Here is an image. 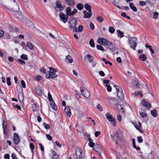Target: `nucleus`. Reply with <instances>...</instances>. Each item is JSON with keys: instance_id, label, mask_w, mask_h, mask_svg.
<instances>
[{"instance_id": "nucleus-63", "label": "nucleus", "mask_w": 159, "mask_h": 159, "mask_svg": "<svg viewBox=\"0 0 159 159\" xmlns=\"http://www.w3.org/2000/svg\"><path fill=\"white\" fill-rule=\"evenodd\" d=\"M99 74L100 75L102 76H104L105 75V73L102 71H100L99 72Z\"/></svg>"}, {"instance_id": "nucleus-23", "label": "nucleus", "mask_w": 159, "mask_h": 159, "mask_svg": "<svg viewBox=\"0 0 159 159\" xmlns=\"http://www.w3.org/2000/svg\"><path fill=\"white\" fill-rule=\"evenodd\" d=\"M32 108L33 111H38L39 109V107L37 105V103H35L32 105Z\"/></svg>"}, {"instance_id": "nucleus-62", "label": "nucleus", "mask_w": 159, "mask_h": 159, "mask_svg": "<svg viewBox=\"0 0 159 159\" xmlns=\"http://www.w3.org/2000/svg\"><path fill=\"white\" fill-rule=\"evenodd\" d=\"M12 159H17V157L15 153H13L11 155Z\"/></svg>"}, {"instance_id": "nucleus-52", "label": "nucleus", "mask_w": 159, "mask_h": 159, "mask_svg": "<svg viewBox=\"0 0 159 159\" xmlns=\"http://www.w3.org/2000/svg\"><path fill=\"white\" fill-rule=\"evenodd\" d=\"M89 25L91 29L93 30H94L95 29V26L93 23L91 22L90 23Z\"/></svg>"}, {"instance_id": "nucleus-61", "label": "nucleus", "mask_w": 159, "mask_h": 159, "mask_svg": "<svg viewBox=\"0 0 159 159\" xmlns=\"http://www.w3.org/2000/svg\"><path fill=\"white\" fill-rule=\"evenodd\" d=\"M116 61L119 63H121L122 62L121 59L120 57H117L116 59Z\"/></svg>"}, {"instance_id": "nucleus-19", "label": "nucleus", "mask_w": 159, "mask_h": 159, "mask_svg": "<svg viewBox=\"0 0 159 159\" xmlns=\"http://www.w3.org/2000/svg\"><path fill=\"white\" fill-rule=\"evenodd\" d=\"M64 111L66 115L69 117H70L71 115L70 108L68 106H66L65 107Z\"/></svg>"}, {"instance_id": "nucleus-46", "label": "nucleus", "mask_w": 159, "mask_h": 159, "mask_svg": "<svg viewBox=\"0 0 159 159\" xmlns=\"http://www.w3.org/2000/svg\"><path fill=\"white\" fill-rule=\"evenodd\" d=\"M43 125L46 129H50V125L48 124L47 125L46 123H43Z\"/></svg>"}, {"instance_id": "nucleus-6", "label": "nucleus", "mask_w": 159, "mask_h": 159, "mask_svg": "<svg viewBox=\"0 0 159 159\" xmlns=\"http://www.w3.org/2000/svg\"><path fill=\"white\" fill-rule=\"evenodd\" d=\"M80 90L82 95L86 98H89L90 96L89 92L86 88L83 87H80Z\"/></svg>"}, {"instance_id": "nucleus-8", "label": "nucleus", "mask_w": 159, "mask_h": 159, "mask_svg": "<svg viewBox=\"0 0 159 159\" xmlns=\"http://www.w3.org/2000/svg\"><path fill=\"white\" fill-rule=\"evenodd\" d=\"M48 98L49 101L50 102V105L54 110L56 111L57 110V106L55 102L53 101L52 97L49 92H48Z\"/></svg>"}, {"instance_id": "nucleus-45", "label": "nucleus", "mask_w": 159, "mask_h": 159, "mask_svg": "<svg viewBox=\"0 0 159 159\" xmlns=\"http://www.w3.org/2000/svg\"><path fill=\"white\" fill-rule=\"evenodd\" d=\"M139 114L143 118L146 117L147 116V114L143 112H140Z\"/></svg>"}, {"instance_id": "nucleus-51", "label": "nucleus", "mask_w": 159, "mask_h": 159, "mask_svg": "<svg viewBox=\"0 0 159 159\" xmlns=\"http://www.w3.org/2000/svg\"><path fill=\"white\" fill-rule=\"evenodd\" d=\"M30 147L31 149L32 152H33V150L34 149V146L33 143H30Z\"/></svg>"}, {"instance_id": "nucleus-1", "label": "nucleus", "mask_w": 159, "mask_h": 159, "mask_svg": "<svg viewBox=\"0 0 159 159\" xmlns=\"http://www.w3.org/2000/svg\"><path fill=\"white\" fill-rule=\"evenodd\" d=\"M98 41L99 44L107 46L108 48L111 50H114L115 48V46L113 43L105 39L99 38Z\"/></svg>"}, {"instance_id": "nucleus-38", "label": "nucleus", "mask_w": 159, "mask_h": 159, "mask_svg": "<svg viewBox=\"0 0 159 159\" xmlns=\"http://www.w3.org/2000/svg\"><path fill=\"white\" fill-rule=\"evenodd\" d=\"M89 43L92 47H94L95 44L93 39H91L89 41Z\"/></svg>"}, {"instance_id": "nucleus-17", "label": "nucleus", "mask_w": 159, "mask_h": 159, "mask_svg": "<svg viewBox=\"0 0 159 159\" xmlns=\"http://www.w3.org/2000/svg\"><path fill=\"white\" fill-rule=\"evenodd\" d=\"M83 13L84 14L83 17L85 18H89L93 14L91 12H88L86 11H83Z\"/></svg>"}, {"instance_id": "nucleus-5", "label": "nucleus", "mask_w": 159, "mask_h": 159, "mask_svg": "<svg viewBox=\"0 0 159 159\" xmlns=\"http://www.w3.org/2000/svg\"><path fill=\"white\" fill-rule=\"evenodd\" d=\"M128 41L130 48H132L134 50H135L137 45V38L136 37H132L130 38Z\"/></svg>"}, {"instance_id": "nucleus-36", "label": "nucleus", "mask_w": 159, "mask_h": 159, "mask_svg": "<svg viewBox=\"0 0 159 159\" xmlns=\"http://www.w3.org/2000/svg\"><path fill=\"white\" fill-rule=\"evenodd\" d=\"M27 46L29 49L32 50L33 49V47L32 44L30 42L27 43Z\"/></svg>"}, {"instance_id": "nucleus-59", "label": "nucleus", "mask_w": 159, "mask_h": 159, "mask_svg": "<svg viewBox=\"0 0 159 159\" xmlns=\"http://www.w3.org/2000/svg\"><path fill=\"white\" fill-rule=\"evenodd\" d=\"M101 134V132L98 131H97L95 133V136L96 137H98Z\"/></svg>"}, {"instance_id": "nucleus-22", "label": "nucleus", "mask_w": 159, "mask_h": 159, "mask_svg": "<svg viewBox=\"0 0 159 159\" xmlns=\"http://www.w3.org/2000/svg\"><path fill=\"white\" fill-rule=\"evenodd\" d=\"M65 61L67 63H71L73 62L72 58L70 55H68L66 57Z\"/></svg>"}, {"instance_id": "nucleus-9", "label": "nucleus", "mask_w": 159, "mask_h": 159, "mask_svg": "<svg viewBox=\"0 0 159 159\" xmlns=\"http://www.w3.org/2000/svg\"><path fill=\"white\" fill-rule=\"evenodd\" d=\"M105 116L108 121L111 122L112 125L114 126H115L116 125V122L114 119L113 118L112 115L109 114L108 113H106Z\"/></svg>"}, {"instance_id": "nucleus-24", "label": "nucleus", "mask_w": 159, "mask_h": 159, "mask_svg": "<svg viewBox=\"0 0 159 159\" xmlns=\"http://www.w3.org/2000/svg\"><path fill=\"white\" fill-rule=\"evenodd\" d=\"M147 56L145 54H141L139 56V59L140 61H145L147 59Z\"/></svg>"}, {"instance_id": "nucleus-43", "label": "nucleus", "mask_w": 159, "mask_h": 159, "mask_svg": "<svg viewBox=\"0 0 159 159\" xmlns=\"http://www.w3.org/2000/svg\"><path fill=\"white\" fill-rule=\"evenodd\" d=\"M117 33L120 36H119L120 38H122L124 37L123 33L120 31V30H118L117 31Z\"/></svg>"}, {"instance_id": "nucleus-30", "label": "nucleus", "mask_w": 159, "mask_h": 159, "mask_svg": "<svg viewBox=\"0 0 159 159\" xmlns=\"http://www.w3.org/2000/svg\"><path fill=\"white\" fill-rule=\"evenodd\" d=\"M151 115L154 117H156L157 116V113L156 110L154 109L153 110L151 111Z\"/></svg>"}, {"instance_id": "nucleus-60", "label": "nucleus", "mask_w": 159, "mask_h": 159, "mask_svg": "<svg viewBox=\"0 0 159 159\" xmlns=\"http://www.w3.org/2000/svg\"><path fill=\"white\" fill-rule=\"evenodd\" d=\"M5 159H9L10 156L8 154H6L4 156Z\"/></svg>"}, {"instance_id": "nucleus-20", "label": "nucleus", "mask_w": 159, "mask_h": 159, "mask_svg": "<svg viewBox=\"0 0 159 159\" xmlns=\"http://www.w3.org/2000/svg\"><path fill=\"white\" fill-rule=\"evenodd\" d=\"M86 59H87L88 60L89 62H91L93 61V57L89 54H87L84 57V60L86 61Z\"/></svg>"}, {"instance_id": "nucleus-13", "label": "nucleus", "mask_w": 159, "mask_h": 159, "mask_svg": "<svg viewBox=\"0 0 159 159\" xmlns=\"http://www.w3.org/2000/svg\"><path fill=\"white\" fill-rule=\"evenodd\" d=\"M13 140L16 144H18L20 142V139L18 135L16 133L14 134Z\"/></svg>"}, {"instance_id": "nucleus-29", "label": "nucleus", "mask_w": 159, "mask_h": 159, "mask_svg": "<svg viewBox=\"0 0 159 159\" xmlns=\"http://www.w3.org/2000/svg\"><path fill=\"white\" fill-rule=\"evenodd\" d=\"M84 7L88 12H91V6L88 4H86L84 5Z\"/></svg>"}, {"instance_id": "nucleus-16", "label": "nucleus", "mask_w": 159, "mask_h": 159, "mask_svg": "<svg viewBox=\"0 0 159 159\" xmlns=\"http://www.w3.org/2000/svg\"><path fill=\"white\" fill-rule=\"evenodd\" d=\"M13 1V5H16L15 8H11L10 10L13 11L17 12L19 10V6L15 0H12Z\"/></svg>"}, {"instance_id": "nucleus-12", "label": "nucleus", "mask_w": 159, "mask_h": 159, "mask_svg": "<svg viewBox=\"0 0 159 159\" xmlns=\"http://www.w3.org/2000/svg\"><path fill=\"white\" fill-rule=\"evenodd\" d=\"M18 97L19 100L21 105H23L24 104V95L22 92H20L18 93Z\"/></svg>"}, {"instance_id": "nucleus-64", "label": "nucleus", "mask_w": 159, "mask_h": 159, "mask_svg": "<svg viewBox=\"0 0 159 159\" xmlns=\"http://www.w3.org/2000/svg\"><path fill=\"white\" fill-rule=\"evenodd\" d=\"M4 34V31L0 29V38L2 37L3 36Z\"/></svg>"}, {"instance_id": "nucleus-18", "label": "nucleus", "mask_w": 159, "mask_h": 159, "mask_svg": "<svg viewBox=\"0 0 159 159\" xmlns=\"http://www.w3.org/2000/svg\"><path fill=\"white\" fill-rule=\"evenodd\" d=\"M87 136L88 138V140L89 141V146L90 147H93L95 145V144L93 142V140L90 138L89 134H88L87 135Z\"/></svg>"}, {"instance_id": "nucleus-32", "label": "nucleus", "mask_w": 159, "mask_h": 159, "mask_svg": "<svg viewBox=\"0 0 159 159\" xmlns=\"http://www.w3.org/2000/svg\"><path fill=\"white\" fill-rule=\"evenodd\" d=\"M16 15V16L20 20H22L23 19V17L21 13L20 14L18 13H17Z\"/></svg>"}, {"instance_id": "nucleus-58", "label": "nucleus", "mask_w": 159, "mask_h": 159, "mask_svg": "<svg viewBox=\"0 0 159 159\" xmlns=\"http://www.w3.org/2000/svg\"><path fill=\"white\" fill-rule=\"evenodd\" d=\"M97 108L99 110V111H102V108L101 107V106L99 104H98L97 105Z\"/></svg>"}, {"instance_id": "nucleus-39", "label": "nucleus", "mask_w": 159, "mask_h": 159, "mask_svg": "<svg viewBox=\"0 0 159 159\" xmlns=\"http://www.w3.org/2000/svg\"><path fill=\"white\" fill-rule=\"evenodd\" d=\"M96 47L98 49L100 50L101 51H103L104 50L103 47L101 45H96Z\"/></svg>"}, {"instance_id": "nucleus-10", "label": "nucleus", "mask_w": 159, "mask_h": 159, "mask_svg": "<svg viewBox=\"0 0 159 159\" xmlns=\"http://www.w3.org/2000/svg\"><path fill=\"white\" fill-rule=\"evenodd\" d=\"M59 16L60 18V20L65 23L68 20V17L67 16L62 12L60 13Z\"/></svg>"}, {"instance_id": "nucleus-21", "label": "nucleus", "mask_w": 159, "mask_h": 159, "mask_svg": "<svg viewBox=\"0 0 159 159\" xmlns=\"http://www.w3.org/2000/svg\"><path fill=\"white\" fill-rule=\"evenodd\" d=\"M112 3L115 6L119 9L121 8V7L118 5L120 0H111Z\"/></svg>"}, {"instance_id": "nucleus-55", "label": "nucleus", "mask_w": 159, "mask_h": 159, "mask_svg": "<svg viewBox=\"0 0 159 159\" xmlns=\"http://www.w3.org/2000/svg\"><path fill=\"white\" fill-rule=\"evenodd\" d=\"M138 141L139 143H141L143 141V140L141 136H139L137 137Z\"/></svg>"}, {"instance_id": "nucleus-15", "label": "nucleus", "mask_w": 159, "mask_h": 159, "mask_svg": "<svg viewBox=\"0 0 159 159\" xmlns=\"http://www.w3.org/2000/svg\"><path fill=\"white\" fill-rule=\"evenodd\" d=\"M117 95L120 100H122L124 99V96L122 89H120L119 91L117 92Z\"/></svg>"}, {"instance_id": "nucleus-37", "label": "nucleus", "mask_w": 159, "mask_h": 159, "mask_svg": "<svg viewBox=\"0 0 159 159\" xmlns=\"http://www.w3.org/2000/svg\"><path fill=\"white\" fill-rule=\"evenodd\" d=\"M83 26L82 25H79L78 28H77V31H75V32H81L83 30Z\"/></svg>"}, {"instance_id": "nucleus-35", "label": "nucleus", "mask_w": 159, "mask_h": 159, "mask_svg": "<svg viewBox=\"0 0 159 159\" xmlns=\"http://www.w3.org/2000/svg\"><path fill=\"white\" fill-rule=\"evenodd\" d=\"M20 58L21 59L26 60L28 59L27 56L25 54H22L20 56Z\"/></svg>"}, {"instance_id": "nucleus-34", "label": "nucleus", "mask_w": 159, "mask_h": 159, "mask_svg": "<svg viewBox=\"0 0 159 159\" xmlns=\"http://www.w3.org/2000/svg\"><path fill=\"white\" fill-rule=\"evenodd\" d=\"M76 7L79 10H81L84 7L83 5L81 3H78L76 5Z\"/></svg>"}, {"instance_id": "nucleus-2", "label": "nucleus", "mask_w": 159, "mask_h": 159, "mask_svg": "<svg viewBox=\"0 0 159 159\" xmlns=\"http://www.w3.org/2000/svg\"><path fill=\"white\" fill-rule=\"evenodd\" d=\"M68 23L70 24L69 27L70 30L73 31H77V27H75L77 23L76 19L73 17L70 18L69 20Z\"/></svg>"}, {"instance_id": "nucleus-7", "label": "nucleus", "mask_w": 159, "mask_h": 159, "mask_svg": "<svg viewBox=\"0 0 159 159\" xmlns=\"http://www.w3.org/2000/svg\"><path fill=\"white\" fill-rule=\"evenodd\" d=\"M75 154L76 157L75 159H84L82 158V149L79 147H76L75 148Z\"/></svg>"}, {"instance_id": "nucleus-31", "label": "nucleus", "mask_w": 159, "mask_h": 159, "mask_svg": "<svg viewBox=\"0 0 159 159\" xmlns=\"http://www.w3.org/2000/svg\"><path fill=\"white\" fill-rule=\"evenodd\" d=\"M94 146V147L93 148L94 150H95V151L97 152H98L100 149L99 145L97 144H96Z\"/></svg>"}, {"instance_id": "nucleus-47", "label": "nucleus", "mask_w": 159, "mask_h": 159, "mask_svg": "<svg viewBox=\"0 0 159 159\" xmlns=\"http://www.w3.org/2000/svg\"><path fill=\"white\" fill-rule=\"evenodd\" d=\"M114 87L116 89L117 92L119 91V89L120 90V89H122L120 86L116 85H114Z\"/></svg>"}, {"instance_id": "nucleus-54", "label": "nucleus", "mask_w": 159, "mask_h": 159, "mask_svg": "<svg viewBox=\"0 0 159 159\" xmlns=\"http://www.w3.org/2000/svg\"><path fill=\"white\" fill-rule=\"evenodd\" d=\"M21 86L23 88H25V84L24 80H22L21 81Z\"/></svg>"}, {"instance_id": "nucleus-27", "label": "nucleus", "mask_w": 159, "mask_h": 159, "mask_svg": "<svg viewBox=\"0 0 159 159\" xmlns=\"http://www.w3.org/2000/svg\"><path fill=\"white\" fill-rule=\"evenodd\" d=\"M35 92L36 93L39 95H41L42 93L41 90L40 88L39 87L35 88Z\"/></svg>"}, {"instance_id": "nucleus-40", "label": "nucleus", "mask_w": 159, "mask_h": 159, "mask_svg": "<svg viewBox=\"0 0 159 159\" xmlns=\"http://www.w3.org/2000/svg\"><path fill=\"white\" fill-rule=\"evenodd\" d=\"M17 61L19 62L20 64L22 65H25V61L23 60H22L21 59H18L16 60Z\"/></svg>"}, {"instance_id": "nucleus-44", "label": "nucleus", "mask_w": 159, "mask_h": 159, "mask_svg": "<svg viewBox=\"0 0 159 159\" xmlns=\"http://www.w3.org/2000/svg\"><path fill=\"white\" fill-rule=\"evenodd\" d=\"M74 2L73 0H69L66 4L72 6L74 4Z\"/></svg>"}, {"instance_id": "nucleus-50", "label": "nucleus", "mask_w": 159, "mask_h": 159, "mask_svg": "<svg viewBox=\"0 0 159 159\" xmlns=\"http://www.w3.org/2000/svg\"><path fill=\"white\" fill-rule=\"evenodd\" d=\"M7 84L8 86L11 85V84L10 81V78L9 77H7Z\"/></svg>"}, {"instance_id": "nucleus-14", "label": "nucleus", "mask_w": 159, "mask_h": 159, "mask_svg": "<svg viewBox=\"0 0 159 159\" xmlns=\"http://www.w3.org/2000/svg\"><path fill=\"white\" fill-rule=\"evenodd\" d=\"M142 104L143 106L146 107V108L148 110H149L151 107V104L148 102H146L144 99L142 100Z\"/></svg>"}, {"instance_id": "nucleus-3", "label": "nucleus", "mask_w": 159, "mask_h": 159, "mask_svg": "<svg viewBox=\"0 0 159 159\" xmlns=\"http://www.w3.org/2000/svg\"><path fill=\"white\" fill-rule=\"evenodd\" d=\"M49 69L50 71L46 73V77L48 79L49 78L53 79L56 78L57 76V75L55 73L57 72V69L52 67H49Z\"/></svg>"}, {"instance_id": "nucleus-25", "label": "nucleus", "mask_w": 159, "mask_h": 159, "mask_svg": "<svg viewBox=\"0 0 159 159\" xmlns=\"http://www.w3.org/2000/svg\"><path fill=\"white\" fill-rule=\"evenodd\" d=\"M116 107L117 110L120 111H121V112H123V107H122L121 105L119 104L118 103L116 104Z\"/></svg>"}, {"instance_id": "nucleus-53", "label": "nucleus", "mask_w": 159, "mask_h": 159, "mask_svg": "<svg viewBox=\"0 0 159 159\" xmlns=\"http://www.w3.org/2000/svg\"><path fill=\"white\" fill-rule=\"evenodd\" d=\"M77 10L76 9H74L73 11L71 12V13H70V16L74 15L75 14L77 13Z\"/></svg>"}, {"instance_id": "nucleus-41", "label": "nucleus", "mask_w": 159, "mask_h": 159, "mask_svg": "<svg viewBox=\"0 0 159 159\" xmlns=\"http://www.w3.org/2000/svg\"><path fill=\"white\" fill-rule=\"evenodd\" d=\"M115 31V30L113 27H110L109 28V32L111 34L113 33Z\"/></svg>"}, {"instance_id": "nucleus-48", "label": "nucleus", "mask_w": 159, "mask_h": 159, "mask_svg": "<svg viewBox=\"0 0 159 159\" xmlns=\"http://www.w3.org/2000/svg\"><path fill=\"white\" fill-rule=\"evenodd\" d=\"M158 15V13L157 12H155L153 13V18L154 19H157V18Z\"/></svg>"}, {"instance_id": "nucleus-4", "label": "nucleus", "mask_w": 159, "mask_h": 159, "mask_svg": "<svg viewBox=\"0 0 159 159\" xmlns=\"http://www.w3.org/2000/svg\"><path fill=\"white\" fill-rule=\"evenodd\" d=\"M115 136L117 139L115 140L117 144H121L123 143V139L122 136V133L120 130H117L115 134Z\"/></svg>"}, {"instance_id": "nucleus-28", "label": "nucleus", "mask_w": 159, "mask_h": 159, "mask_svg": "<svg viewBox=\"0 0 159 159\" xmlns=\"http://www.w3.org/2000/svg\"><path fill=\"white\" fill-rule=\"evenodd\" d=\"M129 7L130 8L134 11H137V9L134 6V4L131 2L129 3Z\"/></svg>"}, {"instance_id": "nucleus-57", "label": "nucleus", "mask_w": 159, "mask_h": 159, "mask_svg": "<svg viewBox=\"0 0 159 159\" xmlns=\"http://www.w3.org/2000/svg\"><path fill=\"white\" fill-rule=\"evenodd\" d=\"M46 137L48 140H52V138L51 135H49L48 134H47L46 135Z\"/></svg>"}, {"instance_id": "nucleus-26", "label": "nucleus", "mask_w": 159, "mask_h": 159, "mask_svg": "<svg viewBox=\"0 0 159 159\" xmlns=\"http://www.w3.org/2000/svg\"><path fill=\"white\" fill-rule=\"evenodd\" d=\"M2 125L3 133L7 134V133L6 132V130L7 129V123L4 120L3 121Z\"/></svg>"}, {"instance_id": "nucleus-42", "label": "nucleus", "mask_w": 159, "mask_h": 159, "mask_svg": "<svg viewBox=\"0 0 159 159\" xmlns=\"http://www.w3.org/2000/svg\"><path fill=\"white\" fill-rule=\"evenodd\" d=\"M97 20L100 22H102L103 20V18L100 16H98L97 17Z\"/></svg>"}, {"instance_id": "nucleus-11", "label": "nucleus", "mask_w": 159, "mask_h": 159, "mask_svg": "<svg viewBox=\"0 0 159 159\" xmlns=\"http://www.w3.org/2000/svg\"><path fill=\"white\" fill-rule=\"evenodd\" d=\"M56 5L55 9L57 11H59L63 10L64 8L62 6L60 1H57L56 3Z\"/></svg>"}, {"instance_id": "nucleus-33", "label": "nucleus", "mask_w": 159, "mask_h": 159, "mask_svg": "<svg viewBox=\"0 0 159 159\" xmlns=\"http://www.w3.org/2000/svg\"><path fill=\"white\" fill-rule=\"evenodd\" d=\"M66 13L67 16H70V13H71V12L70 7H68L66 8Z\"/></svg>"}, {"instance_id": "nucleus-49", "label": "nucleus", "mask_w": 159, "mask_h": 159, "mask_svg": "<svg viewBox=\"0 0 159 159\" xmlns=\"http://www.w3.org/2000/svg\"><path fill=\"white\" fill-rule=\"evenodd\" d=\"M139 4L140 6H144L146 5V2L143 1H139Z\"/></svg>"}, {"instance_id": "nucleus-56", "label": "nucleus", "mask_w": 159, "mask_h": 159, "mask_svg": "<svg viewBox=\"0 0 159 159\" xmlns=\"http://www.w3.org/2000/svg\"><path fill=\"white\" fill-rule=\"evenodd\" d=\"M106 87H107V89L108 92H110L111 91L112 89L111 88L110 86L106 84Z\"/></svg>"}]
</instances>
